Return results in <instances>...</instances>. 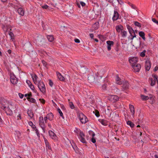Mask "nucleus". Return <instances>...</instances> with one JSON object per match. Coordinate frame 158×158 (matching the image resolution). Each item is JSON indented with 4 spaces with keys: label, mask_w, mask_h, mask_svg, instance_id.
<instances>
[{
    "label": "nucleus",
    "mask_w": 158,
    "mask_h": 158,
    "mask_svg": "<svg viewBox=\"0 0 158 158\" xmlns=\"http://www.w3.org/2000/svg\"><path fill=\"white\" fill-rule=\"evenodd\" d=\"M47 38L48 41L50 42L52 41L54 39V37L52 35H48L47 37Z\"/></svg>",
    "instance_id": "473e14b6"
},
{
    "label": "nucleus",
    "mask_w": 158,
    "mask_h": 158,
    "mask_svg": "<svg viewBox=\"0 0 158 158\" xmlns=\"http://www.w3.org/2000/svg\"><path fill=\"white\" fill-rule=\"evenodd\" d=\"M132 67L134 69V71L135 72H138L139 71L141 66L140 64H134L132 65Z\"/></svg>",
    "instance_id": "423d86ee"
},
{
    "label": "nucleus",
    "mask_w": 158,
    "mask_h": 158,
    "mask_svg": "<svg viewBox=\"0 0 158 158\" xmlns=\"http://www.w3.org/2000/svg\"><path fill=\"white\" fill-rule=\"evenodd\" d=\"M26 83L28 85V86H29L30 85H31V84H32L31 83V82L28 80H26Z\"/></svg>",
    "instance_id": "4d7b16f0"
},
{
    "label": "nucleus",
    "mask_w": 158,
    "mask_h": 158,
    "mask_svg": "<svg viewBox=\"0 0 158 158\" xmlns=\"http://www.w3.org/2000/svg\"><path fill=\"white\" fill-rule=\"evenodd\" d=\"M48 7V6L47 5H44L42 6V7L43 9H47Z\"/></svg>",
    "instance_id": "6e6d98bb"
},
{
    "label": "nucleus",
    "mask_w": 158,
    "mask_h": 158,
    "mask_svg": "<svg viewBox=\"0 0 158 158\" xmlns=\"http://www.w3.org/2000/svg\"><path fill=\"white\" fill-rule=\"evenodd\" d=\"M85 135L83 132L81 131L80 133V137L79 138L80 141L83 143H86V142L84 138Z\"/></svg>",
    "instance_id": "1a4fd4ad"
},
{
    "label": "nucleus",
    "mask_w": 158,
    "mask_h": 158,
    "mask_svg": "<svg viewBox=\"0 0 158 158\" xmlns=\"http://www.w3.org/2000/svg\"><path fill=\"white\" fill-rule=\"evenodd\" d=\"M10 81L13 84H15L17 83V78L14 75H11L10 76Z\"/></svg>",
    "instance_id": "9d476101"
},
{
    "label": "nucleus",
    "mask_w": 158,
    "mask_h": 158,
    "mask_svg": "<svg viewBox=\"0 0 158 158\" xmlns=\"http://www.w3.org/2000/svg\"><path fill=\"white\" fill-rule=\"evenodd\" d=\"M91 141L93 143H95L96 142V139L94 137H92L91 139Z\"/></svg>",
    "instance_id": "864d4df0"
},
{
    "label": "nucleus",
    "mask_w": 158,
    "mask_h": 158,
    "mask_svg": "<svg viewBox=\"0 0 158 158\" xmlns=\"http://www.w3.org/2000/svg\"><path fill=\"white\" fill-rule=\"evenodd\" d=\"M90 37L91 39H93L94 37V34L93 33H90L89 34Z\"/></svg>",
    "instance_id": "69168bd1"
},
{
    "label": "nucleus",
    "mask_w": 158,
    "mask_h": 158,
    "mask_svg": "<svg viewBox=\"0 0 158 158\" xmlns=\"http://www.w3.org/2000/svg\"><path fill=\"white\" fill-rule=\"evenodd\" d=\"M30 89L32 90L34 92L35 91V87L32 84H31V85H30L29 86Z\"/></svg>",
    "instance_id": "a18cd8bd"
},
{
    "label": "nucleus",
    "mask_w": 158,
    "mask_h": 158,
    "mask_svg": "<svg viewBox=\"0 0 158 158\" xmlns=\"http://www.w3.org/2000/svg\"><path fill=\"white\" fill-rule=\"evenodd\" d=\"M48 119V118L46 116L44 117V120L45 122L46 123L48 122L47 119Z\"/></svg>",
    "instance_id": "680f3d73"
},
{
    "label": "nucleus",
    "mask_w": 158,
    "mask_h": 158,
    "mask_svg": "<svg viewBox=\"0 0 158 158\" xmlns=\"http://www.w3.org/2000/svg\"><path fill=\"white\" fill-rule=\"evenodd\" d=\"M80 4L82 6H84L85 5V3L82 1L80 2Z\"/></svg>",
    "instance_id": "bf43d9fd"
},
{
    "label": "nucleus",
    "mask_w": 158,
    "mask_h": 158,
    "mask_svg": "<svg viewBox=\"0 0 158 158\" xmlns=\"http://www.w3.org/2000/svg\"><path fill=\"white\" fill-rule=\"evenodd\" d=\"M19 97H20V98H23V94H22L20 93H19Z\"/></svg>",
    "instance_id": "e2e57ef3"
},
{
    "label": "nucleus",
    "mask_w": 158,
    "mask_h": 158,
    "mask_svg": "<svg viewBox=\"0 0 158 158\" xmlns=\"http://www.w3.org/2000/svg\"><path fill=\"white\" fill-rule=\"evenodd\" d=\"M127 123L128 125H129L130 126V127H133L135 126L134 124L131 122L130 121L128 120V121H127Z\"/></svg>",
    "instance_id": "7c9ffc66"
},
{
    "label": "nucleus",
    "mask_w": 158,
    "mask_h": 158,
    "mask_svg": "<svg viewBox=\"0 0 158 158\" xmlns=\"http://www.w3.org/2000/svg\"><path fill=\"white\" fill-rule=\"evenodd\" d=\"M49 85L51 86L52 87L53 85V83L52 81L51 80H49Z\"/></svg>",
    "instance_id": "5fc2aeb1"
},
{
    "label": "nucleus",
    "mask_w": 158,
    "mask_h": 158,
    "mask_svg": "<svg viewBox=\"0 0 158 158\" xmlns=\"http://www.w3.org/2000/svg\"><path fill=\"white\" fill-rule=\"evenodd\" d=\"M122 35V36L123 38H125L126 37L127 35V32L126 31H122L121 32Z\"/></svg>",
    "instance_id": "cd10ccee"
},
{
    "label": "nucleus",
    "mask_w": 158,
    "mask_h": 158,
    "mask_svg": "<svg viewBox=\"0 0 158 158\" xmlns=\"http://www.w3.org/2000/svg\"><path fill=\"white\" fill-rule=\"evenodd\" d=\"M151 62L149 60H146L145 62V68L146 71H149L151 68Z\"/></svg>",
    "instance_id": "f8f14e48"
},
{
    "label": "nucleus",
    "mask_w": 158,
    "mask_h": 158,
    "mask_svg": "<svg viewBox=\"0 0 158 158\" xmlns=\"http://www.w3.org/2000/svg\"><path fill=\"white\" fill-rule=\"evenodd\" d=\"M130 109L131 111V114L132 115H133L135 113L134 108L131 109Z\"/></svg>",
    "instance_id": "3c124183"
},
{
    "label": "nucleus",
    "mask_w": 158,
    "mask_h": 158,
    "mask_svg": "<svg viewBox=\"0 0 158 158\" xmlns=\"http://www.w3.org/2000/svg\"><path fill=\"white\" fill-rule=\"evenodd\" d=\"M17 11L19 15H21L22 16H23L24 15V11L23 10V9L22 8L20 7L19 8V9L17 10Z\"/></svg>",
    "instance_id": "4be33fe9"
},
{
    "label": "nucleus",
    "mask_w": 158,
    "mask_h": 158,
    "mask_svg": "<svg viewBox=\"0 0 158 158\" xmlns=\"http://www.w3.org/2000/svg\"><path fill=\"white\" fill-rule=\"evenodd\" d=\"M89 81L90 83H92L94 81L95 77L94 76L92 75H89L88 77Z\"/></svg>",
    "instance_id": "412c9836"
},
{
    "label": "nucleus",
    "mask_w": 158,
    "mask_h": 158,
    "mask_svg": "<svg viewBox=\"0 0 158 158\" xmlns=\"http://www.w3.org/2000/svg\"><path fill=\"white\" fill-rule=\"evenodd\" d=\"M158 70V67L157 66H156L155 67V69H154V71H157Z\"/></svg>",
    "instance_id": "774afa93"
},
{
    "label": "nucleus",
    "mask_w": 158,
    "mask_h": 158,
    "mask_svg": "<svg viewBox=\"0 0 158 158\" xmlns=\"http://www.w3.org/2000/svg\"><path fill=\"white\" fill-rule=\"evenodd\" d=\"M110 98L113 102H115L118 101L119 99L117 95H112L111 96Z\"/></svg>",
    "instance_id": "a211bd4d"
},
{
    "label": "nucleus",
    "mask_w": 158,
    "mask_h": 158,
    "mask_svg": "<svg viewBox=\"0 0 158 158\" xmlns=\"http://www.w3.org/2000/svg\"><path fill=\"white\" fill-rule=\"evenodd\" d=\"M99 26V23L98 22H96L94 24V27L95 29H97L98 28Z\"/></svg>",
    "instance_id": "37998d69"
},
{
    "label": "nucleus",
    "mask_w": 158,
    "mask_h": 158,
    "mask_svg": "<svg viewBox=\"0 0 158 158\" xmlns=\"http://www.w3.org/2000/svg\"><path fill=\"white\" fill-rule=\"evenodd\" d=\"M0 103L1 105V108L5 111L6 114L11 116L13 114L12 109L13 105L2 97L0 98Z\"/></svg>",
    "instance_id": "f257e3e1"
},
{
    "label": "nucleus",
    "mask_w": 158,
    "mask_h": 158,
    "mask_svg": "<svg viewBox=\"0 0 158 158\" xmlns=\"http://www.w3.org/2000/svg\"><path fill=\"white\" fill-rule=\"evenodd\" d=\"M98 121L102 124L104 126H107L108 125V121L104 119H99Z\"/></svg>",
    "instance_id": "aec40b11"
},
{
    "label": "nucleus",
    "mask_w": 158,
    "mask_h": 158,
    "mask_svg": "<svg viewBox=\"0 0 158 158\" xmlns=\"http://www.w3.org/2000/svg\"><path fill=\"white\" fill-rule=\"evenodd\" d=\"M119 14L118 12L114 10V14L112 17V20L113 21H115L118 19Z\"/></svg>",
    "instance_id": "4468645a"
},
{
    "label": "nucleus",
    "mask_w": 158,
    "mask_h": 158,
    "mask_svg": "<svg viewBox=\"0 0 158 158\" xmlns=\"http://www.w3.org/2000/svg\"><path fill=\"white\" fill-rule=\"evenodd\" d=\"M37 86L40 92L43 94L45 93L46 88L45 85L43 81H39L38 83Z\"/></svg>",
    "instance_id": "7ed1b4c3"
},
{
    "label": "nucleus",
    "mask_w": 158,
    "mask_h": 158,
    "mask_svg": "<svg viewBox=\"0 0 158 158\" xmlns=\"http://www.w3.org/2000/svg\"><path fill=\"white\" fill-rule=\"evenodd\" d=\"M46 117L48 118V119L52 121L54 115L52 113H50L47 115Z\"/></svg>",
    "instance_id": "5701e85b"
},
{
    "label": "nucleus",
    "mask_w": 158,
    "mask_h": 158,
    "mask_svg": "<svg viewBox=\"0 0 158 158\" xmlns=\"http://www.w3.org/2000/svg\"><path fill=\"white\" fill-rule=\"evenodd\" d=\"M71 145L73 149L75 150V152L76 153H78L79 152V150L77 147L76 145H75L74 143L73 145L72 144H71Z\"/></svg>",
    "instance_id": "c85d7f7f"
},
{
    "label": "nucleus",
    "mask_w": 158,
    "mask_h": 158,
    "mask_svg": "<svg viewBox=\"0 0 158 158\" xmlns=\"http://www.w3.org/2000/svg\"><path fill=\"white\" fill-rule=\"evenodd\" d=\"M44 139L45 142V143L46 145V148L48 149L51 150V147L50 146L49 143L47 140V139L45 138H44Z\"/></svg>",
    "instance_id": "f3484780"
},
{
    "label": "nucleus",
    "mask_w": 158,
    "mask_h": 158,
    "mask_svg": "<svg viewBox=\"0 0 158 158\" xmlns=\"http://www.w3.org/2000/svg\"><path fill=\"white\" fill-rule=\"evenodd\" d=\"M48 133L50 137L53 139L57 140V137L55 133L52 131H49Z\"/></svg>",
    "instance_id": "6e6552de"
},
{
    "label": "nucleus",
    "mask_w": 158,
    "mask_h": 158,
    "mask_svg": "<svg viewBox=\"0 0 158 158\" xmlns=\"http://www.w3.org/2000/svg\"><path fill=\"white\" fill-rule=\"evenodd\" d=\"M69 105L71 109H73L75 108L74 105L72 102H69Z\"/></svg>",
    "instance_id": "79ce46f5"
},
{
    "label": "nucleus",
    "mask_w": 158,
    "mask_h": 158,
    "mask_svg": "<svg viewBox=\"0 0 158 158\" xmlns=\"http://www.w3.org/2000/svg\"><path fill=\"white\" fill-rule=\"evenodd\" d=\"M42 63L43 64V65L45 66H46V65H47V63L46 62H45L44 60H42Z\"/></svg>",
    "instance_id": "13d9d810"
},
{
    "label": "nucleus",
    "mask_w": 158,
    "mask_h": 158,
    "mask_svg": "<svg viewBox=\"0 0 158 158\" xmlns=\"http://www.w3.org/2000/svg\"><path fill=\"white\" fill-rule=\"evenodd\" d=\"M89 134L92 136V137H94L95 135L94 133L92 131L90 130L89 131Z\"/></svg>",
    "instance_id": "ea45409f"
},
{
    "label": "nucleus",
    "mask_w": 158,
    "mask_h": 158,
    "mask_svg": "<svg viewBox=\"0 0 158 158\" xmlns=\"http://www.w3.org/2000/svg\"><path fill=\"white\" fill-rule=\"evenodd\" d=\"M77 115L80 121L82 124H85L88 122L87 118L82 113H79Z\"/></svg>",
    "instance_id": "f03ea898"
},
{
    "label": "nucleus",
    "mask_w": 158,
    "mask_h": 158,
    "mask_svg": "<svg viewBox=\"0 0 158 158\" xmlns=\"http://www.w3.org/2000/svg\"><path fill=\"white\" fill-rule=\"evenodd\" d=\"M34 130L35 131L38 137L39 138L40 137V134L38 132V130L36 129V130Z\"/></svg>",
    "instance_id": "603ef678"
},
{
    "label": "nucleus",
    "mask_w": 158,
    "mask_h": 158,
    "mask_svg": "<svg viewBox=\"0 0 158 158\" xmlns=\"http://www.w3.org/2000/svg\"><path fill=\"white\" fill-rule=\"evenodd\" d=\"M8 34L10 36L11 39L12 40V41H13L14 40V35L13 33L12 32L9 31Z\"/></svg>",
    "instance_id": "72a5a7b5"
},
{
    "label": "nucleus",
    "mask_w": 158,
    "mask_h": 158,
    "mask_svg": "<svg viewBox=\"0 0 158 158\" xmlns=\"http://www.w3.org/2000/svg\"><path fill=\"white\" fill-rule=\"evenodd\" d=\"M39 125L42 129H44L45 124L43 118L42 117H40L39 118Z\"/></svg>",
    "instance_id": "ddd939ff"
},
{
    "label": "nucleus",
    "mask_w": 158,
    "mask_h": 158,
    "mask_svg": "<svg viewBox=\"0 0 158 158\" xmlns=\"http://www.w3.org/2000/svg\"><path fill=\"white\" fill-rule=\"evenodd\" d=\"M138 58L136 57H133L130 58L129 60L130 63L131 64L133 65L134 64H137L136 63L138 61Z\"/></svg>",
    "instance_id": "9b49d317"
},
{
    "label": "nucleus",
    "mask_w": 158,
    "mask_h": 158,
    "mask_svg": "<svg viewBox=\"0 0 158 158\" xmlns=\"http://www.w3.org/2000/svg\"><path fill=\"white\" fill-rule=\"evenodd\" d=\"M40 102L43 104H44L45 101L43 99H39Z\"/></svg>",
    "instance_id": "09e8293b"
},
{
    "label": "nucleus",
    "mask_w": 158,
    "mask_h": 158,
    "mask_svg": "<svg viewBox=\"0 0 158 158\" xmlns=\"http://www.w3.org/2000/svg\"><path fill=\"white\" fill-rule=\"evenodd\" d=\"M134 23L135 25L137 27H141V24L137 21H134Z\"/></svg>",
    "instance_id": "e433bc0d"
},
{
    "label": "nucleus",
    "mask_w": 158,
    "mask_h": 158,
    "mask_svg": "<svg viewBox=\"0 0 158 158\" xmlns=\"http://www.w3.org/2000/svg\"><path fill=\"white\" fill-rule=\"evenodd\" d=\"M151 86H153L155 84L156 81V80H153L152 78L151 79Z\"/></svg>",
    "instance_id": "a19ab883"
},
{
    "label": "nucleus",
    "mask_w": 158,
    "mask_h": 158,
    "mask_svg": "<svg viewBox=\"0 0 158 158\" xmlns=\"http://www.w3.org/2000/svg\"><path fill=\"white\" fill-rule=\"evenodd\" d=\"M28 124L31 126L32 129L34 130H36V128L35 125L33 124V123L31 121H29L28 122Z\"/></svg>",
    "instance_id": "c756f323"
},
{
    "label": "nucleus",
    "mask_w": 158,
    "mask_h": 158,
    "mask_svg": "<svg viewBox=\"0 0 158 158\" xmlns=\"http://www.w3.org/2000/svg\"><path fill=\"white\" fill-rule=\"evenodd\" d=\"M28 115L31 118H32L34 116L33 113L31 112V111L28 110L27 112Z\"/></svg>",
    "instance_id": "f704fd0d"
},
{
    "label": "nucleus",
    "mask_w": 158,
    "mask_h": 158,
    "mask_svg": "<svg viewBox=\"0 0 158 158\" xmlns=\"http://www.w3.org/2000/svg\"><path fill=\"white\" fill-rule=\"evenodd\" d=\"M57 75L58 77V78L61 81H64L65 80L64 78V77L63 76H62L61 74L58 73L57 74Z\"/></svg>",
    "instance_id": "a878e982"
},
{
    "label": "nucleus",
    "mask_w": 158,
    "mask_h": 158,
    "mask_svg": "<svg viewBox=\"0 0 158 158\" xmlns=\"http://www.w3.org/2000/svg\"><path fill=\"white\" fill-rule=\"evenodd\" d=\"M121 90L125 91L127 90L129 87V84L127 81H125L122 83Z\"/></svg>",
    "instance_id": "39448f33"
},
{
    "label": "nucleus",
    "mask_w": 158,
    "mask_h": 158,
    "mask_svg": "<svg viewBox=\"0 0 158 158\" xmlns=\"http://www.w3.org/2000/svg\"><path fill=\"white\" fill-rule=\"evenodd\" d=\"M131 6L132 8L134 9H135L136 8V7L133 4H131Z\"/></svg>",
    "instance_id": "338daca9"
},
{
    "label": "nucleus",
    "mask_w": 158,
    "mask_h": 158,
    "mask_svg": "<svg viewBox=\"0 0 158 158\" xmlns=\"http://www.w3.org/2000/svg\"><path fill=\"white\" fill-rule=\"evenodd\" d=\"M23 48L25 50L28 52H29L32 51V45L31 43L29 42H27L24 44L23 46Z\"/></svg>",
    "instance_id": "20e7f679"
},
{
    "label": "nucleus",
    "mask_w": 158,
    "mask_h": 158,
    "mask_svg": "<svg viewBox=\"0 0 158 158\" xmlns=\"http://www.w3.org/2000/svg\"><path fill=\"white\" fill-rule=\"evenodd\" d=\"M116 82L117 84L119 85H120L122 84V81H121V79L118 76H117L116 77Z\"/></svg>",
    "instance_id": "b1692460"
},
{
    "label": "nucleus",
    "mask_w": 158,
    "mask_h": 158,
    "mask_svg": "<svg viewBox=\"0 0 158 158\" xmlns=\"http://www.w3.org/2000/svg\"><path fill=\"white\" fill-rule=\"evenodd\" d=\"M74 41H75V42L76 43H78L80 42V40L78 39H75Z\"/></svg>",
    "instance_id": "052dcab7"
},
{
    "label": "nucleus",
    "mask_w": 158,
    "mask_h": 158,
    "mask_svg": "<svg viewBox=\"0 0 158 158\" xmlns=\"http://www.w3.org/2000/svg\"><path fill=\"white\" fill-rule=\"evenodd\" d=\"M33 81L35 83V84L36 82L37 83V80L38 78L36 74H34L33 76H32Z\"/></svg>",
    "instance_id": "2f4dec72"
},
{
    "label": "nucleus",
    "mask_w": 158,
    "mask_h": 158,
    "mask_svg": "<svg viewBox=\"0 0 158 158\" xmlns=\"http://www.w3.org/2000/svg\"><path fill=\"white\" fill-rule=\"evenodd\" d=\"M28 99L29 101L32 103H35L36 102L35 99L33 98H29Z\"/></svg>",
    "instance_id": "58836bf2"
},
{
    "label": "nucleus",
    "mask_w": 158,
    "mask_h": 158,
    "mask_svg": "<svg viewBox=\"0 0 158 158\" xmlns=\"http://www.w3.org/2000/svg\"><path fill=\"white\" fill-rule=\"evenodd\" d=\"M139 35L142 38L143 40H145L146 38L145 37V34L143 31H140L139 32Z\"/></svg>",
    "instance_id": "393cba45"
},
{
    "label": "nucleus",
    "mask_w": 158,
    "mask_h": 158,
    "mask_svg": "<svg viewBox=\"0 0 158 158\" xmlns=\"http://www.w3.org/2000/svg\"><path fill=\"white\" fill-rule=\"evenodd\" d=\"M104 84L102 85V88L103 90H106L107 86L109 85V82L106 77L104 79Z\"/></svg>",
    "instance_id": "0eeeda50"
},
{
    "label": "nucleus",
    "mask_w": 158,
    "mask_h": 158,
    "mask_svg": "<svg viewBox=\"0 0 158 158\" xmlns=\"http://www.w3.org/2000/svg\"><path fill=\"white\" fill-rule=\"evenodd\" d=\"M7 27H8L6 25H3L2 26V28L5 32L7 31Z\"/></svg>",
    "instance_id": "4c0bfd02"
},
{
    "label": "nucleus",
    "mask_w": 158,
    "mask_h": 158,
    "mask_svg": "<svg viewBox=\"0 0 158 158\" xmlns=\"http://www.w3.org/2000/svg\"><path fill=\"white\" fill-rule=\"evenodd\" d=\"M152 21L158 25V21L156 20L155 19L152 18Z\"/></svg>",
    "instance_id": "de8ad7c7"
},
{
    "label": "nucleus",
    "mask_w": 158,
    "mask_h": 158,
    "mask_svg": "<svg viewBox=\"0 0 158 158\" xmlns=\"http://www.w3.org/2000/svg\"><path fill=\"white\" fill-rule=\"evenodd\" d=\"M57 111L59 113L60 116H61L64 119V117L63 116V114L60 109V108H58L57 109Z\"/></svg>",
    "instance_id": "c9c22d12"
},
{
    "label": "nucleus",
    "mask_w": 158,
    "mask_h": 158,
    "mask_svg": "<svg viewBox=\"0 0 158 158\" xmlns=\"http://www.w3.org/2000/svg\"><path fill=\"white\" fill-rule=\"evenodd\" d=\"M142 100L143 101H146L148 100L149 98H151V97H149L148 96H145L144 95L141 94L140 96Z\"/></svg>",
    "instance_id": "bb28decb"
},
{
    "label": "nucleus",
    "mask_w": 158,
    "mask_h": 158,
    "mask_svg": "<svg viewBox=\"0 0 158 158\" xmlns=\"http://www.w3.org/2000/svg\"><path fill=\"white\" fill-rule=\"evenodd\" d=\"M126 27L129 32L130 34V36H132L133 33H134V31L132 28L129 25H127Z\"/></svg>",
    "instance_id": "dca6fc26"
},
{
    "label": "nucleus",
    "mask_w": 158,
    "mask_h": 158,
    "mask_svg": "<svg viewBox=\"0 0 158 158\" xmlns=\"http://www.w3.org/2000/svg\"><path fill=\"white\" fill-rule=\"evenodd\" d=\"M95 116L97 117H99L100 116V114H99V112L98 111H95Z\"/></svg>",
    "instance_id": "49530a36"
},
{
    "label": "nucleus",
    "mask_w": 158,
    "mask_h": 158,
    "mask_svg": "<svg viewBox=\"0 0 158 158\" xmlns=\"http://www.w3.org/2000/svg\"><path fill=\"white\" fill-rule=\"evenodd\" d=\"M106 43L107 45V49L108 51H110L111 49V47L113 46L114 43L113 41L109 40L106 41Z\"/></svg>",
    "instance_id": "2eb2a0df"
},
{
    "label": "nucleus",
    "mask_w": 158,
    "mask_h": 158,
    "mask_svg": "<svg viewBox=\"0 0 158 158\" xmlns=\"http://www.w3.org/2000/svg\"><path fill=\"white\" fill-rule=\"evenodd\" d=\"M7 27H7V31L10 29V31L11 30V27L10 25H6Z\"/></svg>",
    "instance_id": "0e129e2a"
},
{
    "label": "nucleus",
    "mask_w": 158,
    "mask_h": 158,
    "mask_svg": "<svg viewBox=\"0 0 158 158\" xmlns=\"http://www.w3.org/2000/svg\"><path fill=\"white\" fill-rule=\"evenodd\" d=\"M152 76L154 78V80H157L158 77L157 75L154 74H153L152 75Z\"/></svg>",
    "instance_id": "8fccbe9b"
},
{
    "label": "nucleus",
    "mask_w": 158,
    "mask_h": 158,
    "mask_svg": "<svg viewBox=\"0 0 158 158\" xmlns=\"http://www.w3.org/2000/svg\"><path fill=\"white\" fill-rule=\"evenodd\" d=\"M146 52V50H144L142 52L140 53V56L142 57H144L145 56V53Z\"/></svg>",
    "instance_id": "c03bdc74"
},
{
    "label": "nucleus",
    "mask_w": 158,
    "mask_h": 158,
    "mask_svg": "<svg viewBox=\"0 0 158 158\" xmlns=\"http://www.w3.org/2000/svg\"><path fill=\"white\" fill-rule=\"evenodd\" d=\"M123 27L121 25H117L115 27L117 31L119 33L123 31Z\"/></svg>",
    "instance_id": "6ab92c4d"
}]
</instances>
